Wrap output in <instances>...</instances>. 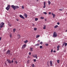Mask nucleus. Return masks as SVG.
<instances>
[{
	"mask_svg": "<svg viewBox=\"0 0 67 67\" xmlns=\"http://www.w3.org/2000/svg\"><path fill=\"white\" fill-rule=\"evenodd\" d=\"M1 27H0V30H1Z\"/></svg>",
	"mask_w": 67,
	"mask_h": 67,
	"instance_id": "nucleus-59",
	"label": "nucleus"
},
{
	"mask_svg": "<svg viewBox=\"0 0 67 67\" xmlns=\"http://www.w3.org/2000/svg\"><path fill=\"white\" fill-rule=\"evenodd\" d=\"M45 21H46V19H45Z\"/></svg>",
	"mask_w": 67,
	"mask_h": 67,
	"instance_id": "nucleus-57",
	"label": "nucleus"
},
{
	"mask_svg": "<svg viewBox=\"0 0 67 67\" xmlns=\"http://www.w3.org/2000/svg\"><path fill=\"white\" fill-rule=\"evenodd\" d=\"M13 59H14V58Z\"/></svg>",
	"mask_w": 67,
	"mask_h": 67,
	"instance_id": "nucleus-61",
	"label": "nucleus"
},
{
	"mask_svg": "<svg viewBox=\"0 0 67 67\" xmlns=\"http://www.w3.org/2000/svg\"><path fill=\"white\" fill-rule=\"evenodd\" d=\"M37 56V55H36L35 56H34L33 57H34V58H35Z\"/></svg>",
	"mask_w": 67,
	"mask_h": 67,
	"instance_id": "nucleus-35",
	"label": "nucleus"
},
{
	"mask_svg": "<svg viewBox=\"0 0 67 67\" xmlns=\"http://www.w3.org/2000/svg\"><path fill=\"white\" fill-rule=\"evenodd\" d=\"M54 53H55L56 52V51L55 50H54L53 51Z\"/></svg>",
	"mask_w": 67,
	"mask_h": 67,
	"instance_id": "nucleus-49",
	"label": "nucleus"
},
{
	"mask_svg": "<svg viewBox=\"0 0 67 67\" xmlns=\"http://www.w3.org/2000/svg\"><path fill=\"white\" fill-rule=\"evenodd\" d=\"M4 25V23L3 22L1 23L0 24V27L1 28H2V27H3Z\"/></svg>",
	"mask_w": 67,
	"mask_h": 67,
	"instance_id": "nucleus-2",
	"label": "nucleus"
},
{
	"mask_svg": "<svg viewBox=\"0 0 67 67\" xmlns=\"http://www.w3.org/2000/svg\"><path fill=\"white\" fill-rule=\"evenodd\" d=\"M41 19H44V18L43 17H41L40 18Z\"/></svg>",
	"mask_w": 67,
	"mask_h": 67,
	"instance_id": "nucleus-26",
	"label": "nucleus"
},
{
	"mask_svg": "<svg viewBox=\"0 0 67 67\" xmlns=\"http://www.w3.org/2000/svg\"><path fill=\"white\" fill-rule=\"evenodd\" d=\"M59 11H62V9H59Z\"/></svg>",
	"mask_w": 67,
	"mask_h": 67,
	"instance_id": "nucleus-45",
	"label": "nucleus"
},
{
	"mask_svg": "<svg viewBox=\"0 0 67 67\" xmlns=\"http://www.w3.org/2000/svg\"><path fill=\"white\" fill-rule=\"evenodd\" d=\"M27 58H30V57L29 56H28L27 57Z\"/></svg>",
	"mask_w": 67,
	"mask_h": 67,
	"instance_id": "nucleus-46",
	"label": "nucleus"
},
{
	"mask_svg": "<svg viewBox=\"0 0 67 67\" xmlns=\"http://www.w3.org/2000/svg\"><path fill=\"white\" fill-rule=\"evenodd\" d=\"M43 13L45 14H47V13H46V12H44Z\"/></svg>",
	"mask_w": 67,
	"mask_h": 67,
	"instance_id": "nucleus-33",
	"label": "nucleus"
},
{
	"mask_svg": "<svg viewBox=\"0 0 67 67\" xmlns=\"http://www.w3.org/2000/svg\"><path fill=\"white\" fill-rule=\"evenodd\" d=\"M40 45V44L37 43L35 45V46H39Z\"/></svg>",
	"mask_w": 67,
	"mask_h": 67,
	"instance_id": "nucleus-16",
	"label": "nucleus"
},
{
	"mask_svg": "<svg viewBox=\"0 0 67 67\" xmlns=\"http://www.w3.org/2000/svg\"><path fill=\"white\" fill-rule=\"evenodd\" d=\"M60 48V46L59 45L57 46V48Z\"/></svg>",
	"mask_w": 67,
	"mask_h": 67,
	"instance_id": "nucleus-22",
	"label": "nucleus"
},
{
	"mask_svg": "<svg viewBox=\"0 0 67 67\" xmlns=\"http://www.w3.org/2000/svg\"><path fill=\"white\" fill-rule=\"evenodd\" d=\"M12 63H13V60H12Z\"/></svg>",
	"mask_w": 67,
	"mask_h": 67,
	"instance_id": "nucleus-50",
	"label": "nucleus"
},
{
	"mask_svg": "<svg viewBox=\"0 0 67 67\" xmlns=\"http://www.w3.org/2000/svg\"><path fill=\"white\" fill-rule=\"evenodd\" d=\"M50 64L51 66H52V65H53V62L52 60H51L50 61Z\"/></svg>",
	"mask_w": 67,
	"mask_h": 67,
	"instance_id": "nucleus-11",
	"label": "nucleus"
},
{
	"mask_svg": "<svg viewBox=\"0 0 67 67\" xmlns=\"http://www.w3.org/2000/svg\"><path fill=\"white\" fill-rule=\"evenodd\" d=\"M38 42H40V40H38Z\"/></svg>",
	"mask_w": 67,
	"mask_h": 67,
	"instance_id": "nucleus-52",
	"label": "nucleus"
},
{
	"mask_svg": "<svg viewBox=\"0 0 67 67\" xmlns=\"http://www.w3.org/2000/svg\"><path fill=\"white\" fill-rule=\"evenodd\" d=\"M10 37H12V35L11 34L10 35Z\"/></svg>",
	"mask_w": 67,
	"mask_h": 67,
	"instance_id": "nucleus-43",
	"label": "nucleus"
},
{
	"mask_svg": "<svg viewBox=\"0 0 67 67\" xmlns=\"http://www.w3.org/2000/svg\"><path fill=\"white\" fill-rule=\"evenodd\" d=\"M34 31H36L37 30V28H34Z\"/></svg>",
	"mask_w": 67,
	"mask_h": 67,
	"instance_id": "nucleus-23",
	"label": "nucleus"
},
{
	"mask_svg": "<svg viewBox=\"0 0 67 67\" xmlns=\"http://www.w3.org/2000/svg\"><path fill=\"white\" fill-rule=\"evenodd\" d=\"M66 14H67V13H66Z\"/></svg>",
	"mask_w": 67,
	"mask_h": 67,
	"instance_id": "nucleus-62",
	"label": "nucleus"
},
{
	"mask_svg": "<svg viewBox=\"0 0 67 67\" xmlns=\"http://www.w3.org/2000/svg\"><path fill=\"white\" fill-rule=\"evenodd\" d=\"M9 25L10 26H11V25Z\"/></svg>",
	"mask_w": 67,
	"mask_h": 67,
	"instance_id": "nucleus-55",
	"label": "nucleus"
},
{
	"mask_svg": "<svg viewBox=\"0 0 67 67\" xmlns=\"http://www.w3.org/2000/svg\"><path fill=\"white\" fill-rule=\"evenodd\" d=\"M52 15L53 16V18H55V14H54L53 13H52Z\"/></svg>",
	"mask_w": 67,
	"mask_h": 67,
	"instance_id": "nucleus-13",
	"label": "nucleus"
},
{
	"mask_svg": "<svg viewBox=\"0 0 67 67\" xmlns=\"http://www.w3.org/2000/svg\"><path fill=\"white\" fill-rule=\"evenodd\" d=\"M31 53L30 52H29V54L30 55H31Z\"/></svg>",
	"mask_w": 67,
	"mask_h": 67,
	"instance_id": "nucleus-42",
	"label": "nucleus"
},
{
	"mask_svg": "<svg viewBox=\"0 0 67 67\" xmlns=\"http://www.w3.org/2000/svg\"><path fill=\"white\" fill-rule=\"evenodd\" d=\"M15 7L16 9H18V8H19V7L18 6H15Z\"/></svg>",
	"mask_w": 67,
	"mask_h": 67,
	"instance_id": "nucleus-20",
	"label": "nucleus"
},
{
	"mask_svg": "<svg viewBox=\"0 0 67 67\" xmlns=\"http://www.w3.org/2000/svg\"><path fill=\"white\" fill-rule=\"evenodd\" d=\"M31 66H32V67H34L35 66L34 64H33L31 65Z\"/></svg>",
	"mask_w": 67,
	"mask_h": 67,
	"instance_id": "nucleus-25",
	"label": "nucleus"
},
{
	"mask_svg": "<svg viewBox=\"0 0 67 67\" xmlns=\"http://www.w3.org/2000/svg\"><path fill=\"white\" fill-rule=\"evenodd\" d=\"M1 40V37H0V41Z\"/></svg>",
	"mask_w": 67,
	"mask_h": 67,
	"instance_id": "nucleus-51",
	"label": "nucleus"
},
{
	"mask_svg": "<svg viewBox=\"0 0 67 67\" xmlns=\"http://www.w3.org/2000/svg\"><path fill=\"white\" fill-rule=\"evenodd\" d=\"M40 35H37L36 36V38H38V37H40Z\"/></svg>",
	"mask_w": 67,
	"mask_h": 67,
	"instance_id": "nucleus-24",
	"label": "nucleus"
},
{
	"mask_svg": "<svg viewBox=\"0 0 67 67\" xmlns=\"http://www.w3.org/2000/svg\"><path fill=\"white\" fill-rule=\"evenodd\" d=\"M57 62L58 64H59V60H57Z\"/></svg>",
	"mask_w": 67,
	"mask_h": 67,
	"instance_id": "nucleus-36",
	"label": "nucleus"
},
{
	"mask_svg": "<svg viewBox=\"0 0 67 67\" xmlns=\"http://www.w3.org/2000/svg\"><path fill=\"white\" fill-rule=\"evenodd\" d=\"M16 30V29H13V32H15V31Z\"/></svg>",
	"mask_w": 67,
	"mask_h": 67,
	"instance_id": "nucleus-27",
	"label": "nucleus"
},
{
	"mask_svg": "<svg viewBox=\"0 0 67 67\" xmlns=\"http://www.w3.org/2000/svg\"><path fill=\"white\" fill-rule=\"evenodd\" d=\"M43 3L44 5L43 6V8H45V7H46V2H44Z\"/></svg>",
	"mask_w": 67,
	"mask_h": 67,
	"instance_id": "nucleus-8",
	"label": "nucleus"
},
{
	"mask_svg": "<svg viewBox=\"0 0 67 67\" xmlns=\"http://www.w3.org/2000/svg\"><path fill=\"white\" fill-rule=\"evenodd\" d=\"M57 51H59V48H57Z\"/></svg>",
	"mask_w": 67,
	"mask_h": 67,
	"instance_id": "nucleus-53",
	"label": "nucleus"
},
{
	"mask_svg": "<svg viewBox=\"0 0 67 67\" xmlns=\"http://www.w3.org/2000/svg\"><path fill=\"white\" fill-rule=\"evenodd\" d=\"M53 49H52L51 50V53H52V52H53Z\"/></svg>",
	"mask_w": 67,
	"mask_h": 67,
	"instance_id": "nucleus-40",
	"label": "nucleus"
},
{
	"mask_svg": "<svg viewBox=\"0 0 67 67\" xmlns=\"http://www.w3.org/2000/svg\"><path fill=\"white\" fill-rule=\"evenodd\" d=\"M7 54H10V51L8 50L6 52Z\"/></svg>",
	"mask_w": 67,
	"mask_h": 67,
	"instance_id": "nucleus-6",
	"label": "nucleus"
},
{
	"mask_svg": "<svg viewBox=\"0 0 67 67\" xmlns=\"http://www.w3.org/2000/svg\"><path fill=\"white\" fill-rule=\"evenodd\" d=\"M15 63L16 64H18V62L16 61H15Z\"/></svg>",
	"mask_w": 67,
	"mask_h": 67,
	"instance_id": "nucleus-37",
	"label": "nucleus"
},
{
	"mask_svg": "<svg viewBox=\"0 0 67 67\" xmlns=\"http://www.w3.org/2000/svg\"><path fill=\"white\" fill-rule=\"evenodd\" d=\"M48 5H50L51 4V1H48Z\"/></svg>",
	"mask_w": 67,
	"mask_h": 67,
	"instance_id": "nucleus-15",
	"label": "nucleus"
},
{
	"mask_svg": "<svg viewBox=\"0 0 67 67\" xmlns=\"http://www.w3.org/2000/svg\"><path fill=\"white\" fill-rule=\"evenodd\" d=\"M40 44H43V42H41L40 43Z\"/></svg>",
	"mask_w": 67,
	"mask_h": 67,
	"instance_id": "nucleus-39",
	"label": "nucleus"
},
{
	"mask_svg": "<svg viewBox=\"0 0 67 67\" xmlns=\"http://www.w3.org/2000/svg\"><path fill=\"white\" fill-rule=\"evenodd\" d=\"M44 27H43V29L44 30H45L46 29V25H44Z\"/></svg>",
	"mask_w": 67,
	"mask_h": 67,
	"instance_id": "nucleus-17",
	"label": "nucleus"
},
{
	"mask_svg": "<svg viewBox=\"0 0 67 67\" xmlns=\"http://www.w3.org/2000/svg\"><path fill=\"white\" fill-rule=\"evenodd\" d=\"M64 45H65V43H64L63 44L62 47H64Z\"/></svg>",
	"mask_w": 67,
	"mask_h": 67,
	"instance_id": "nucleus-31",
	"label": "nucleus"
},
{
	"mask_svg": "<svg viewBox=\"0 0 67 67\" xmlns=\"http://www.w3.org/2000/svg\"><path fill=\"white\" fill-rule=\"evenodd\" d=\"M57 33L55 32H54L53 37H57Z\"/></svg>",
	"mask_w": 67,
	"mask_h": 67,
	"instance_id": "nucleus-1",
	"label": "nucleus"
},
{
	"mask_svg": "<svg viewBox=\"0 0 67 67\" xmlns=\"http://www.w3.org/2000/svg\"><path fill=\"white\" fill-rule=\"evenodd\" d=\"M5 65H6V66H7V63H5Z\"/></svg>",
	"mask_w": 67,
	"mask_h": 67,
	"instance_id": "nucleus-47",
	"label": "nucleus"
},
{
	"mask_svg": "<svg viewBox=\"0 0 67 67\" xmlns=\"http://www.w3.org/2000/svg\"><path fill=\"white\" fill-rule=\"evenodd\" d=\"M16 20L17 21H19V19H16Z\"/></svg>",
	"mask_w": 67,
	"mask_h": 67,
	"instance_id": "nucleus-48",
	"label": "nucleus"
},
{
	"mask_svg": "<svg viewBox=\"0 0 67 67\" xmlns=\"http://www.w3.org/2000/svg\"><path fill=\"white\" fill-rule=\"evenodd\" d=\"M38 20V19L37 18H35V21H37V20Z\"/></svg>",
	"mask_w": 67,
	"mask_h": 67,
	"instance_id": "nucleus-21",
	"label": "nucleus"
},
{
	"mask_svg": "<svg viewBox=\"0 0 67 67\" xmlns=\"http://www.w3.org/2000/svg\"><path fill=\"white\" fill-rule=\"evenodd\" d=\"M33 48H30V52H33Z\"/></svg>",
	"mask_w": 67,
	"mask_h": 67,
	"instance_id": "nucleus-12",
	"label": "nucleus"
},
{
	"mask_svg": "<svg viewBox=\"0 0 67 67\" xmlns=\"http://www.w3.org/2000/svg\"><path fill=\"white\" fill-rule=\"evenodd\" d=\"M32 26H34V25H34V24H33L32 25Z\"/></svg>",
	"mask_w": 67,
	"mask_h": 67,
	"instance_id": "nucleus-54",
	"label": "nucleus"
},
{
	"mask_svg": "<svg viewBox=\"0 0 67 67\" xmlns=\"http://www.w3.org/2000/svg\"><path fill=\"white\" fill-rule=\"evenodd\" d=\"M40 48H43V46H40Z\"/></svg>",
	"mask_w": 67,
	"mask_h": 67,
	"instance_id": "nucleus-34",
	"label": "nucleus"
},
{
	"mask_svg": "<svg viewBox=\"0 0 67 67\" xmlns=\"http://www.w3.org/2000/svg\"><path fill=\"white\" fill-rule=\"evenodd\" d=\"M66 32H67V30H66L65 31Z\"/></svg>",
	"mask_w": 67,
	"mask_h": 67,
	"instance_id": "nucleus-58",
	"label": "nucleus"
},
{
	"mask_svg": "<svg viewBox=\"0 0 67 67\" xmlns=\"http://www.w3.org/2000/svg\"><path fill=\"white\" fill-rule=\"evenodd\" d=\"M27 64H28L29 63H30V60H28L27 62Z\"/></svg>",
	"mask_w": 67,
	"mask_h": 67,
	"instance_id": "nucleus-32",
	"label": "nucleus"
},
{
	"mask_svg": "<svg viewBox=\"0 0 67 67\" xmlns=\"http://www.w3.org/2000/svg\"><path fill=\"white\" fill-rule=\"evenodd\" d=\"M45 45H46V46H48V44L46 43Z\"/></svg>",
	"mask_w": 67,
	"mask_h": 67,
	"instance_id": "nucleus-30",
	"label": "nucleus"
},
{
	"mask_svg": "<svg viewBox=\"0 0 67 67\" xmlns=\"http://www.w3.org/2000/svg\"><path fill=\"white\" fill-rule=\"evenodd\" d=\"M10 54V55H11V54Z\"/></svg>",
	"mask_w": 67,
	"mask_h": 67,
	"instance_id": "nucleus-64",
	"label": "nucleus"
},
{
	"mask_svg": "<svg viewBox=\"0 0 67 67\" xmlns=\"http://www.w3.org/2000/svg\"><path fill=\"white\" fill-rule=\"evenodd\" d=\"M11 7L12 8H13V9L14 10H15V9H16V8H15V6H14V5H11Z\"/></svg>",
	"mask_w": 67,
	"mask_h": 67,
	"instance_id": "nucleus-4",
	"label": "nucleus"
},
{
	"mask_svg": "<svg viewBox=\"0 0 67 67\" xmlns=\"http://www.w3.org/2000/svg\"><path fill=\"white\" fill-rule=\"evenodd\" d=\"M24 16H25V17L26 18H27V14H26V13H24Z\"/></svg>",
	"mask_w": 67,
	"mask_h": 67,
	"instance_id": "nucleus-9",
	"label": "nucleus"
},
{
	"mask_svg": "<svg viewBox=\"0 0 67 67\" xmlns=\"http://www.w3.org/2000/svg\"><path fill=\"white\" fill-rule=\"evenodd\" d=\"M10 9V5H7V7L6 8V9L7 11H8Z\"/></svg>",
	"mask_w": 67,
	"mask_h": 67,
	"instance_id": "nucleus-3",
	"label": "nucleus"
},
{
	"mask_svg": "<svg viewBox=\"0 0 67 67\" xmlns=\"http://www.w3.org/2000/svg\"><path fill=\"white\" fill-rule=\"evenodd\" d=\"M38 1V0H37V1Z\"/></svg>",
	"mask_w": 67,
	"mask_h": 67,
	"instance_id": "nucleus-60",
	"label": "nucleus"
},
{
	"mask_svg": "<svg viewBox=\"0 0 67 67\" xmlns=\"http://www.w3.org/2000/svg\"><path fill=\"white\" fill-rule=\"evenodd\" d=\"M23 9H24V6L23 5L21 7Z\"/></svg>",
	"mask_w": 67,
	"mask_h": 67,
	"instance_id": "nucleus-28",
	"label": "nucleus"
},
{
	"mask_svg": "<svg viewBox=\"0 0 67 67\" xmlns=\"http://www.w3.org/2000/svg\"><path fill=\"white\" fill-rule=\"evenodd\" d=\"M19 16L21 18V19H25L24 17L22 15H19Z\"/></svg>",
	"mask_w": 67,
	"mask_h": 67,
	"instance_id": "nucleus-7",
	"label": "nucleus"
},
{
	"mask_svg": "<svg viewBox=\"0 0 67 67\" xmlns=\"http://www.w3.org/2000/svg\"><path fill=\"white\" fill-rule=\"evenodd\" d=\"M36 59H34V62H36Z\"/></svg>",
	"mask_w": 67,
	"mask_h": 67,
	"instance_id": "nucleus-38",
	"label": "nucleus"
},
{
	"mask_svg": "<svg viewBox=\"0 0 67 67\" xmlns=\"http://www.w3.org/2000/svg\"><path fill=\"white\" fill-rule=\"evenodd\" d=\"M26 44H24L23 46H22V49H24V48H25L26 47Z\"/></svg>",
	"mask_w": 67,
	"mask_h": 67,
	"instance_id": "nucleus-5",
	"label": "nucleus"
},
{
	"mask_svg": "<svg viewBox=\"0 0 67 67\" xmlns=\"http://www.w3.org/2000/svg\"><path fill=\"white\" fill-rule=\"evenodd\" d=\"M6 60L8 62L9 64H11V61L10 60L8 59Z\"/></svg>",
	"mask_w": 67,
	"mask_h": 67,
	"instance_id": "nucleus-10",
	"label": "nucleus"
},
{
	"mask_svg": "<svg viewBox=\"0 0 67 67\" xmlns=\"http://www.w3.org/2000/svg\"><path fill=\"white\" fill-rule=\"evenodd\" d=\"M27 42H28V41H27V40H26L25 41H24V42L25 44L27 43Z\"/></svg>",
	"mask_w": 67,
	"mask_h": 67,
	"instance_id": "nucleus-18",
	"label": "nucleus"
},
{
	"mask_svg": "<svg viewBox=\"0 0 67 67\" xmlns=\"http://www.w3.org/2000/svg\"><path fill=\"white\" fill-rule=\"evenodd\" d=\"M59 30H60V29H59Z\"/></svg>",
	"mask_w": 67,
	"mask_h": 67,
	"instance_id": "nucleus-63",
	"label": "nucleus"
},
{
	"mask_svg": "<svg viewBox=\"0 0 67 67\" xmlns=\"http://www.w3.org/2000/svg\"><path fill=\"white\" fill-rule=\"evenodd\" d=\"M17 36L18 37V39H19L21 37V36H20V35H17Z\"/></svg>",
	"mask_w": 67,
	"mask_h": 67,
	"instance_id": "nucleus-14",
	"label": "nucleus"
},
{
	"mask_svg": "<svg viewBox=\"0 0 67 67\" xmlns=\"http://www.w3.org/2000/svg\"><path fill=\"white\" fill-rule=\"evenodd\" d=\"M58 25H56L55 26H54V28L56 29V28H57V27H58Z\"/></svg>",
	"mask_w": 67,
	"mask_h": 67,
	"instance_id": "nucleus-19",
	"label": "nucleus"
},
{
	"mask_svg": "<svg viewBox=\"0 0 67 67\" xmlns=\"http://www.w3.org/2000/svg\"><path fill=\"white\" fill-rule=\"evenodd\" d=\"M59 24H60V23H59L58 22V23H57V24H58V25H59Z\"/></svg>",
	"mask_w": 67,
	"mask_h": 67,
	"instance_id": "nucleus-41",
	"label": "nucleus"
},
{
	"mask_svg": "<svg viewBox=\"0 0 67 67\" xmlns=\"http://www.w3.org/2000/svg\"><path fill=\"white\" fill-rule=\"evenodd\" d=\"M51 14V12H49V14Z\"/></svg>",
	"mask_w": 67,
	"mask_h": 67,
	"instance_id": "nucleus-44",
	"label": "nucleus"
},
{
	"mask_svg": "<svg viewBox=\"0 0 67 67\" xmlns=\"http://www.w3.org/2000/svg\"><path fill=\"white\" fill-rule=\"evenodd\" d=\"M36 58V59H37V56Z\"/></svg>",
	"mask_w": 67,
	"mask_h": 67,
	"instance_id": "nucleus-56",
	"label": "nucleus"
},
{
	"mask_svg": "<svg viewBox=\"0 0 67 67\" xmlns=\"http://www.w3.org/2000/svg\"><path fill=\"white\" fill-rule=\"evenodd\" d=\"M65 46H66L67 45V43H65Z\"/></svg>",
	"mask_w": 67,
	"mask_h": 67,
	"instance_id": "nucleus-29",
	"label": "nucleus"
}]
</instances>
